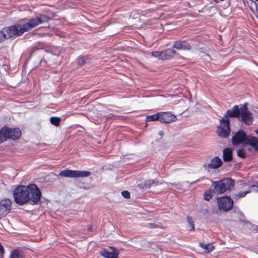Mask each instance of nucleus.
Listing matches in <instances>:
<instances>
[{"mask_svg": "<svg viewBox=\"0 0 258 258\" xmlns=\"http://www.w3.org/2000/svg\"><path fill=\"white\" fill-rule=\"evenodd\" d=\"M42 196L41 192L35 184L17 186L13 190L14 201L17 204L22 206L26 203L36 205Z\"/></svg>", "mask_w": 258, "mask_h": 258, "instance_id": "1", "label": "nucleus"}, {"mask_svg": "<svg viewBox=\"0 0 258 258\" xmlns=\"http://www.w3.org/2000/svg\"><path fill=\"white\" fill-rule=\"evenodd\" d=\"M50 19V18L46 14H38L36 17L29 19L27 22L20 24V26L24 33L40 24L48 22Z\"/></svg>", "mask_w": 258, "mask_h": 258, "instance_id": "2", "label": "nucleus"}, {"mask_svg": "<svg viewBox=\"0 0 258 258\" xmlns=\"http://www.w3.org/2000/svg\"><path fill=\"white\" fill-rule=\"evenodd\" d=\"M235 181L232 178H221L219 181L213 182L211 190L215 194H220L230 190L234 186Z\"/></svg>", "mask_w": 258, "mask_h": 258, "instance_id": "3", "label": "nucleus"}, {"mask_svg": "<svg viewBox=\"0 0 258 258\" xmlns=\"http://www.w3.org/2000/svg\"><path fill=\"white\" fill-rule=\"evenodd\" d=\"M21 131L19 128H11L5 126L0 130V143L11 139L16 140L21 136Z\"/></svg>", "mask_w": 258, "mask_h": 258, "instance_id": "4", "label": "nucleus"}, {"mask_svg": "<svg viewBox=\"0 0 258 258\" xmlns=\"http://www.w3.org/2000/svg\"><path fill=\"white\" fill-rule=\"evenodd\" d=\"M91 175V172L89 171H79L66 169L59 172L58 174L51 172L47 176L53 177L60 176L64 177H87Z\"/></svg>", "mask_w": 258, "mask_h": 258, "instance_id": "5", "label": "nucleus"}, {"mask_svg": "<svg viewBox=\"0 0 258 258\" xmlns=\"http://www.w3.org/2000/svg\"><path fill=\"white\" fill-rule=\"evenodd\" d=\"M218 206L221 211L227 212L233 207V201L230 197L225 196L217 198Z\"/></svg>", "mask_w": 258, "mask_h": 258, "instance_id": "6", "label": "nucleus"}, {"mask_svg": "<svg viewBox=\"0 0 258 258\" xmlns=\"http://www.w3.org/2000/svg\"><path fill=\"white\" fill-rule=\"evenodd\" d=\"M4 33L6 34L7 39L10 38L14 36H20L24 33L20 25H15L2 29Z\"/></svg>", "mask_w": 258, "mask_h": 258, "instance_id": "7", "label": "nucleus"}, {"mask_svg": "<svg viewBox=\"0 0 258 258\" xmlns=\"http://www.w3.org/2000/svg\"><path fill=\"white\" fill-rule=\"evenodd\" d=\"M241 120L246 125H250L253 122L252 113L248 110L247 104L244 103L241 106L240 115Z\"/></svg>", "mask_w": 258, "mask_h": 258, "instance_id": "8", "label": "nucleus"}, {"mask_svg": "<svg viewBox=\"0 0 258 258\" xmlns=\"http://www.w3.org/2000/svg\"><path fill=\"white\" fill-rule=\"evenodd\" d=\"M220 125L217 127V135L223 138H227L230 133V122L228 120H223V119L220 120Z\"/></svg>", "mask_w": 258, "mask_h": 258, "instance_id": "9", "label": "nucleus"}, {"mask_svg": "<svg viewBox=\"0 0 258 258\" xmlns=\"http://www.w3.org/2000/svg\"><path fill=\"white\" fill-rule=\"evenodd\" d=\"M248 136H247L243 130L237 132L232 138V143L234 146L238 145L242 143L246 144Z\"/></svg>", "mask_w": 258, "mask_h": 258, "instance_id": "10", "label": "nucleus"}, {"mask_svg": "<svg viewBox=\"0 0 258 258\" xmlns=\"http://www.w3.org/2000/svg\"><path fill=\"white\" fill-rule=\"evenodd\" d=\"M12 202L9 199H5L0 201V219L5 217L11 209Z\"/></svg>", "mask_w": 258, "mask_h": 258, "instance_id": "11", "label": "nucleus"}, {"mask_svg": "<svg viewBox=\"0 0 258 258\" xmlns=\"http://www.w3.org/2000/svg\"><path fill=\"white\" fill-rule=\"evenodd\" d=\"M241 112V107L239 108L238 105H235L230 109L227 110L226 114L224 115L223 120H228L230 122L228 117L238 118L240 117Z\"/></svg>", "mask_w": 258, "mask_h": 258, "instance_id": "12", "label": "nucleus"}, {"mask_svg": "<svg viewBox=\"0 0 258 258\" xmlns=\"http://www.w3.org/2000/svg\"><path fill=\"white\" fill-rule=\"evenodd\" d=\"M100 254L105 258H117L119 252L117 249L113 247L111 248V251H110L103 249L100 251Z\"/></svg>", "mask_w": 258, "mask_h": 258, "instance_id": "13", "label": "nucleus"}, {"mask_svg": "<svg viewBox=\"0 0 258 258\" xmlns=\"http://www.w3.org/2000/svg\"><path fill=\"white\" fill-rule=\"evenodd\" d=\"M176 116L169 112H160L159 121L166 123H170L175 120Z\"/></svg>", "mask_w": 258, "mask_h": 258, "instance_id": "14", "label": "nucleus"}, {"mask_svg": "<svg viewBox=\"0 0 258 258\" xmlns=\"http://www.w3.org/2000/svg\"><path fill=\"white\" fill-rule=\"evenodd\" d=\"M173 47L176 49H181L184 50H189L191 49L190 45L185 41H176L174 42Z\"/></svg>", "mask_w": 258, "mask_h": 258, "instance_id": "15", "label": "nucleus"}, {"mask_svg": "<svg viewBox=\"0 0 258 258\" xmlns=\"http://www.w3.org/2000/svg\"><path fill=\"white\" fill-rule=\"evenodd\" d=\"M222 164V161L219 157H215L211 159L210 163H208L207 167L208 169H216Z\"/></svg>", "mask_w": 258, "mask_h": 258, "instance_id": "16", "label": "nucleus"}, {"mask_svg": "<svg viewBox=\"0 0 258 258\" xmlns=\"http://www.w3.org/2000/svg\"><path fill=\"white\" fill-rule=\"evenodd\" d=\"M223 159L225 162H230L232 160V150L230 148L227 147L223 150Z\"/></svg>", "mask_w": 258, "mask_h": 258, "instance_id": "17", "label": "nucleus"}, {"mask_svg": "<svg viewBox=\"0 0 258 258\" xmlns=\"http://www.w3.org/2000/svg\"><path fill=\"white\" fill-rule=\"evenodd\" d=\"M176 53L173 49H167L161 51V60L168 59L172 57Z\"/></svg>", "mask_w": 258, "mask_h": 258, "instance_id": "18", "label": "nucleus"}, {"mask_svg": "<svg viewBox=\"0 0 258 258\" xmlns=\"http://www.w3.org/2000/svg\"><path fill=\"white\" fill-rule=\"evenodd\" d=\"M246 144L249 145L258 151V139L255 137L249 136Z\"/></svg>", "mask_w": 258, "mask_h": 258, "instance_id": "19", "label": "nucleus"}, {"mask_svg": "<svg viewBox=\"0 0 258 258\" xmlns=\"http://www.w3.org/2000/svg\"><path fill=\"white\" fill-rule=\"evenodd\" d=\"M250 192V187L247 186L246 188V190L244 191H239L237 194H234L233 196V198L235 200H238L240 198H243L245 197V196Z\"/></svg>", "mask_w": 258, "mask_h": 258, "instance_id": "20", "label": "nucleus"}, {"mask_svg": "<svg viewBox=\"0 0 258 258\" xmlns=\"http://www.w3.org/2000/svg\"><path fill=\"white\" fill-rule=\"evenodd\" d=\"M89 59L87 56H80L77 58V62L79 66H83V64L89 62Z\"/></svg>", "mask_w": 258, "mask_h": 258, "instance_id": "21", "label": "nucleus"}, {"mask_svg": "<svg viewBox=\"0 0 258 258\" xmlns=\"http://www.w3.org/2000/svg\"><path fill=\"white\" fill-rule=\"evenodd\" d=\"M160 113H158L146 117V121L159 120Z\"/></svg>", "mask_w": 258, "mask_h": 258, "instance_id": "22", "label": "nucleus"}, {"mask_svg": "<svg viewBox=\"0 0 258 258\" xmlns=\"http://www.w3.org/2000/svg\"><path fill=\"white\" fill-rule=\"evenodd\" d=\"M200 246L201 247L205 249L208 252H211L214 247L212 244H204V243H200Z\"/></svg>", "mask_w": 258, "mask_h": 258, "instance_id": "23", "label": "nucleus"}, {"mask_svg": "<svg viewBox=\"0 0 258 258\" xmlns=\"http://www.w3.org/2000/svg\"><path fill=\"white\" fill-rule=\"evenodd\" d=\"M50 122L52 124L57 126L60 124V118L58 117L52 116L50 118Z\"/></svg>", "mask_w": 258, "mask_h": 258, "instance_id": "24", "label": "nucleus"}, {"mask_svg": "<svg viewBox=\"0 0 258 258\" xmlns=\"http://www.w3.org/2000/svg\"><path fill=\"white\" fill-rule=\"evenodd\" d=\"M75 179H76L75 183L77 184V186L79 188L87 189L89 187L87 185L85 184V183L83 182L82 180H80V178H75Z\"/></svg>", "mask_w": 258, "mask_h": 258, "instance_id": "25", "label": "nucleus"}, {"mask_svg": "<svg viewBox=\"0 0 258 258\" xmlns=\"http://www.w3.org/2000/svg\"><path fill=\"white\" fill-rule=\"evenodd\" d=\"M254 186H256V185H253V184H249L244 183L243 184H242L241 189H242L243 190V191L246 190L247 187L249 186V187H250V192L252 191H255V189L253 187Z\"/></svg>", "mask_w": 258, "mask_h": 258, "instance_id": "26", "label": "nucleus"}, {"mask_svg": "<svg viewBox=\"0 0 258 258\" xmlns=\"http://www.w3.org/2000/svg\"><path fill=\"white\" fill-rule=\"evenodd\" d=\"M20 257V254L18 249H14L11 251L10 258H19Z\"/></svg>", "mask_w": 258, "mask_h": 258, "instance_id": "27", "label": "nucleus"}, {"mask_svg": "<svg viewBox=\"0 0 258 258\" xmlns=\"http://www.w3.org/2000/svg\"><path fill=\"white\" fill-rule=\"evenodd\" d=\"M191 218L187 217V221H188V226L189 228L190 231H194L195 230V225L194 222L191 221Z\"/></svg>", "mask_w": 258, "mask_h": 258, "instance_id": "28", "label": "nucleus"}, {"mask_svg": "<svg viewBox=\"0 0 258 258\" xmlns=\"http://www.w3.org/2000/svg\"><path fill=\"white\" fill-rule=\"evenodd\" d=\"M237 155L238 157L244 159L246 158V154L243 149H239L237 151Z\"/></svg>", "mask_w": 258, "mask_h": 258, "instance_id": "29", "label": "nucleus"}, {"mask_svg": "<svg viewBox=\"0 0 258 258\" xmlns=\"http://www.w3.org/2000/svg\"><path fill=\"white\" fill-rule=\"evenodd\" d=\"M204 198L206 201H209L212 198L211 191L207 190L204 195Z\"/></svg>", "mask_w": 258, "mask_h": 258, "instance_id": "30", "label": "nucleus"}, {"mask_svg": "<svg viewBox=\"0 0 258 258\" xmlns=\"http://www.w3.org/2000/svg\"><path fill=\"white\" fill-rule=\"evenodd\" d=\"M152 55L155 57L158 58L159 59H161V52L159 51H152L151 52Z\"/></svg>", "mask_w": 258, "mask_h": 258, "instance_id": "31", "label": "nucleus"}, {"mask_svg": "<svg viewBox=\"0 0 258 258\" xmlns=\"http://www.w3.org/2000/svg\"><path fill=\"white\" fill-rule=\"evenodd\" d=\"M121 194L122 196L125 199H129L130 198V193L127 190H124L121 191Z\"/></svg>", "mask_w": 258, "mask_h": 258, "instance_id": "32", "label": "nucleus"}, {"mask_svg": "<svg viewBox=\"0 0 258 258\" xmlns=\"http://www.w3.org/2000/svg\"><path fill=\"white\" fill-rule=\"evenodd\" d=\"M6 34H5L2 30L0 31V42L4 41L5 39H6Z\"/></svg>", "mask_w": 258, "mask_h": 258, "instance_id": "33", "label": "nucleus"}, {"mask_svg": "<svg viewBox=\"0 0 258 258\" xmlns=\"http://www.w3.org/2000/svg\"><path fill=\"white\" fill-rule=\"evenodd\" d=\"M114 117L115 115H113V114H109L106 116H104V117H105V120L106 121H110V120H111L112 118Z\"/></svg>", "mask_w": 258, "mask_h": 258, "instance_id": "34", "label": "nucleus"}, {"mask_svg": "<svg viewBox=\"0 0 258 258\" xmlns=\"http://www.w3.org/2000/svg\"><path fill=\"white\" fill-rule=\"evenodd\" d=\"M0 253L3 254L4 253V248L0 242Z\"/></svg>", "mask_w": 258, "mask_h": 258, "instance_id": "35", "label": "nucleus"}, {"mask_svg": "<svg viewBox=\"0 0 258 258\" xmlns=\"http://www.w3.org/2000/svg\"><path fill=\"white\" fill-rule=\"evenodd\" d=\"M253 187L255 189V191L258 192V185L254 186Z\"/></svg>", "mask_w": 258, "mask_h": 258, "instance_id": "36", "label": "nucleus"}, {"mask_svg": "<svg viewBox=\"0 0 258 258\" xmlns=\"http://www.w3.org/2000/svg\"><path fill=\"white\" fill-rule=\"evenodd\" d=\"M153 225H155L154 224H151V228H156V226H153Z\"/></svg>", "mask_w": 258, "mask_h": 258, "instance_id": "37", "label": "nucleus"}, {"mask_svg": "<svg viewBox=\"0 0 258 258\" xmlns=\"http://www.w3.org/2000/svg\"><path fill=\"white\" fill-rule=\"evenodd\" d=\"M255 133L258 135V129L255 131Z\"/></svg>", "mask_w": 258, "mask_h": 258, "instance_id": "38", "label": "nucleus"}, {"mask_svg": "<svg viewBox=\"0 0 258 258\" xmlns=\"http://www.w3.org/2000/svg\"><path fill=\"white\" fill-rule=\"evenodd\" d=\"M159 134H160V135H162V133H161V132H159Z\"/></svg>", "mask_w": 258, "mask_h": 258, "instance_id": "39", "label": "nucleus"}, {"mask_svg": "<svg viewBox=\"0 0 258 258\" xmlns=\"http://www.w3.org/2000/svg\"><path fill=\"white\" fill-rule=\"evenodd\" d=\"M256 231H258V227H257V229H256Z\"/></svg>", "mask_w": 258, "mask_h": 258, "instance_id": "40", "label": "nucleus"}]
</instances>
